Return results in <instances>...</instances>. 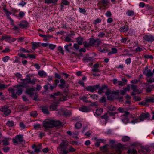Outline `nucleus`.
Instances as JSON below:
<instances>
[{"instance_id":"20","label":"nucleus","mask_w":154,"mask_h":154,"mask_svg":"<svg viewBox=\"0 0 154 154\" xmlns=\"http://www.w3.org/2000/svg\"><path fill=\"white\" fill-rule=\"evenodd\" d=\"M26 82L28 84L34 85L36 83V79L33 78L32 79L30 78H26Z\"/></svg>"},{"instance_id":"2","label":"nucleus","mask_w":154,"mask_h":154,"mask_svg":"<svg viewBox=\"0 0 154 154\" xmlns=\"http://www.w3.org/2000/svg\"><path fill=\"white\" fill-rule=\"evenodd\" d=\"M43 126L45 130H49V129L54 127L62 126V122L59 120L55 121L46 119L43 122Z\"/></svg>"},{"instance_id":"13","label":"nucleus","mask_w":154,"mask_h":154,"mask_svg":"<svg viewBox=\"0 0 154 154\" xmlns=\"http://www.w3.org/2000/svg\"><path fill=\"white\" fill-rule=\"evenodd\" d=\"M143 73L146 76L148 77H152L153 75V73L151 72V70L148 69L147 67L145 68Z\"/></svg>"},{"instance_id":"16","label":"nucleus","mask_w":154,"mask_h":154,"mask_svg":"<svg viewBox=\"0 0 154 154\" xmlns=\"http://www.w3.org/2000/svg\"><path fill=\"white\" fill-rule=\"evenodd\" d=\"M42 112L45 114L48 115L50 112L48 110V107L47 106H43L41 107Z\"/></svg>"},{"instance_id":"29","label":"nucleus","mask_w":154,"mask_h":154,"mask_svg":"<svg viewBox=\"0 0 154 154\" xmlns=\"http://www.w3.org/2000/svg\"><path fill=\"white\" fill-rule=\"evenodd\" d=\"M38 75L41 77H45L47 76V73L44 70L39 71L38 72Z\"/></svg>"},{"instance_id":"24","label":"nucleus","mask_w":154,"mask_h":154,"mask_svg":"<svg viewBox=\"0 0 154 154\" xmlns=\"http://www.w3.org/2000/svg\"><path fill=\"white\" fill-rule=\"evenodd\" d=\"M62 95V93L59 91H58L57 92H55L51 94L50 95V96L51 98L55 99L56 98V96H60Z\"/></svg>"},{"instance_id":"36","label":"nucleus","mask_w":154,"mask_h":154,"mask_svg":"<svg viewBox=\"0 0 154 154\" xmlns=\"http://www.w3.org/2000/svg\"><path fill=\"white\" fill-rule=\"evenodd\" d=\"M131 88L134 92H138L139 91V89L137 88V85L132 84L131 85Z\"/></svg>"},{"instance_id":"26","label":"nucleus","mask_w":154,"mask_h":154,"mask_svg":"<svg viewBox=\"0 0 154 154\" xmlns=\"http://www.w3.org/2000/svg\"><path fill=\"white\" fill-rule=\"evenodd\" d=\"M90 110V109L85 106H83L80 109V111L85 112H89Z\"/></svg>"},{"instance_id":"5","label":"nucleus","mask_w":154,"mask_h":154,"mask_svg":"<svg viewBox=\"0 0 154 154\" xmlns=\"http://www.w3.org/2000/svg\"><path fill=\"white\" fill-rule=\"evenodd\" d=\"M109 0H101L100 2V6L99 9L100 10H106L107 9L109 5L108 3H109Z\"/></svg>"},{"instance_id":"64","label":"nucleus","mask_w":154,"mask_h":154,"mask_svg":"<svg viewBox=\"0 0 154 154\" xmlns=\"http://www.w3.org/2000/svg\"><path fill=\"white\" fill-rule=\"evenodd\" d=\"M105 33L103 32H100L98 35V37L100 38H102L104 36Z\"/></svg>"},{"instance_id":"54","label":"nucleus","mask_w":154,"mask_h":154,"mask_svg":"<svg viewBox=\"0 0 154 154\" xmlns=\"http://www.w3.org/2000/svg\"><path fill=\"white\" fill-rule=\"evenodd\" d=\"M82 126V124L79 122L76 123L75 125V128L78 129L80 128Z\"/></svg>"},{"instance_id":"48","label":"nucleus","mask_w":154,"mask_h":154,"mask_svg":"<svg viewBox=\"0 0 154 154\" xmlns=\"http://www.w3.org/2000/svg\"><path fill=\"white\" fill-rule=\"evenodd\" d=\"M99 101L101 103H106V98L105 97H103L99 99Z\"/></svg>"},{"instance_id":"18","label":"nucleus","mask_w":154,"mask_h":154,"mask_svg":"<svg viewBox=\"0 0 154 154\" xmlns=\"http://www.w3.org/2000/svg\"><path fill=\"white\" fill-rule=\"evenodd\" d=\"M129 27L128 25H125L121 27L119 29V30L121 32L124 33H126L128 30Z\"/></svg>"},{"instance_id":"7","label":"nucleus","mask_w":154,"mask_h":154,"mask_svg":"<svg viewBox=\"0 0 154 154\" xmlns=\"http://www.w3.org/2000/svg\"><path fill=\"white\" fill-rule=\"evenodd\" d=\"M99 84H98L93 85H89L85 88L86 90L88 92H91L92 93L96 91L98 88H99Z\"/></svg>"},{"instance_id":"21","label":"nucleus","mask_w":154,"mask_h":154,"mask_svg":"<svg viewBox=\"0 0 154 154\" xmlns=\"http://www.w3.org/2000/svg\"><path fill=\"white\" fill-rule=\"evenodd\" d=\"M58 0H45V3L47 4H52L54 5H57Z\"/></svg>"},{"instance_id":"6","label":"nucleus","mask_w":154,"mask_h":154,"mask_svg":"<svg viewBox=\"0 0 154 154\" xmlns=\"http://www.w3.org/2000/svg\"><path fill=\"white\" fill-rule=\"evenodd\" d=\"M0 111L3 113L4 115L6 116H8L11 112V110L9 109V107L7 105H4L1 107Z\"/></svg>"},{"instance_id":"46","label":"nucleus","mask_w":154,"mask_h":154,"mask_svg":"<svg viewBox=\"0 0 154 154\" xmlns=\"http://www.w3.org/2000/svg\"><path fill=\"white\" fill-rule=\"evenodd\" d=\"M145 101L147 103L151 102L152 103H154V98L151 97L150 98H146L145 100Z\"/></svg>"},{"instance_id":"10","label":"nucleus","mask_w":154,"mask_h":154,"mask_svg":"<svg viewBox=\"0 0 154 154\" xmlns=\"http://www.w3.org/2000/svg\"><path fill=\"white\" fill-rule=\"evenodd\" d=\"M17 25L20 28L25 29L28 27L29 25V23L27 21L23 20L20 21L19 23Z\"/></svg>"},{"instance_id":"40","label":"nucleus","mask_w":154,"mask_h":154,"mask_svg":"<svg viewBox=\"0 0 154 154\" xmlns=\"http://www.w3.org/2000/svg\"><path fill=\"white\" fill-rule=\"evenodd\" d=\"M122 122L125 124H127L129 122V119L126 116L124 117L122 119ZM131 122H130V123H132Z\"/></svg>"},{"instance_id":"58","label":"nucleus","mask_w":154,"mask_h":154,"mask_svg":"<svg viewBox=\"0 0 154 154\" xmlns=\"http://www.w3.org/2000/svg\"><path fill=\"white\" fill-rule=\"evenodd\" d=\"M24 82H20L19 85H17L16 86V88H24Z\"/></svg>"},{"instance_id":"25","label":"nucleus","mask_w":154,"mask_h":154,"mask_svg":"<svg viewBox=\"0 0 154 154\" xmlns=\"http://www.w3.org/2000/svg\"><path fill=\"white\" fill-rule=\"evenodd\" d=\"M83 38L81 37H78L76 38V42L79 45H82L83 43Z\"/></svg>"},{"instance_id":"34","label":"nucleus","mask_w":154,"mask_h":154,"mask_svg":"<svg viewBox=\"0 0 154 154\" xmlns=\"http://www.w3.org/2000/svg\"><path fill=\"white\" fill-rule=\"evenodd\" d=\"M7 126L9 127H12L14 126V122L13 121H8L6 123Z\"/></svg>"},{"instance_id":"4","label":"nucleus","mask_w":154,"mask_h":154,"mask_svg":"<svg viewBox=\"0 0 154 154\" xmlns=\"http://www.w3.org/2000/svg\"><path fill=\"white\" fill-rule=\"evenodd\" d=\"M23 137V135L22 134L17 135L12 139V142L15 144L22 143L25 141Z\"/></svg>"},{"instance_id":"31","label":"nucleus","mask_w":154,"mask_h":154,"mask_svg":"<svg viewBox=\"0 0 154 154\" xmlns=\"http://www.w3.org/2000/svg\"><path fill=\"white\" fill-rule=\"evenodd\" d=\"M14 26V27L12 28V30L14 31H15V34H17L20 32L19 30L20 27L19 26Z\"/></svg>"},{"instance_id":"17","label":"nucleus","mask_w":154,"mask_h":154,"mask_svg":"<svg viewBox=\"0 0 154 154\" xmlns=\"http://www.w3.org/2000/svg\"><path fill=\"white\" fill-rule=\"evenodd\" d=\"M40 43H41L38 42H32V49L35 51L38 47H40V45H39V44Z\"/></svg>"},{"instance_id":"42","label":"nucleus","mask_w":154,"mask_h":154,"mask_svg":"<svg viewBox=\"0 0 154 154\" xmlns=\"http://www.w3.org/2000/svg\"><path fill=\"white\" fill-rule=\"evenodd\" d=\"M15 90L13 89H12V94L11 95V97L13 98L16 99L17 97V94H16V93H15L14 92Z\"/></svg>"},{"instance_id":"30","label":"nucleus","mask_w":154,"mask_h":154,"mask_svg":"<svg viewBox=\"0 0 154 154\" xmlns=\"http://www.w3.org/2000/svg\"><path fill=\"white\" fill-rule=\"evenodd\" d=\"M62 113L63 115L66 116H69L71 115V112L67 110H63Z\"/></svg>"},{"instance_id":"43","label":"nucleus","mask_w":154,"mask_h":154,"mask_svg":"<svg viewBox=\"0 0 154 154\" xmlns=\"http://www.w3.org/2000/svg\"><path fill=\"white\" fill-rule=\"evenodd\" d=\"M116 148L118 151H120V150L123 148V146L121 144L119 143L116 146Z\"/></svg>"},{"instance_id":"61","label":"nucleus","mask_w":154,"mask_h":154,"mask_svg":"<svg viewBox=\"0 0 154 154\" xmlns=\"http://www.w3.org/2000/svg\"><path fill=\"white\" fill-rule=\"evenodd\" d=\"M18 55L19 57L24 58H26L28 57H27V56H26L25 54H23L22 53H18Z\"/></svg>"},{"instance_id":"15","label":"nucleus","mask_w":154,"mask_h":154,"mask_svg":"<svg viewBox=\"0 0 154 154\" xmlns=\"http://www.w3.org/2000/svg\"><path fill=\"white\" fill-rule=\"evenodd\" d=\"M108 87L107 85H103L101 87H100L99 85V88H98V94H102L103 91L108 88Z\"/></svg>"},{"instance_id":"47","label":"nucleus","mask_w":154,"mask_h":154,"mask_svg":"<svg viewBox=\"0 0 154 154\" xmlns=\"http://www.w3.org/2000/svg\"><path fill=\"white\" fill-rule=\"evenodd\" d=\"M102 20L100 19L97 18L94 21L93 23L95 25H97V24L100 23Z\"/></svg>"},{"instance_id":"22","label":"nucleus","mask_w":154,"mask_h":154,"mask_svg":"<svg viewBox=\"0 0 154 154\" xmlns=\"http://www.w3.org/2000/svg\"><path fill=\"white\" fill-rule=\"evenodd\" d=\"M96 141V142L95 143V145L97 148L99 147L100 143L104 142V140L103 139H98Z\"/></svg>"},{"instance_id":"33","label":"nucleus","mask_w":154,"mask_h":154,"mask_svg":"<svg viewBox=\"0 0 154 154\" xmlns=\"http://www.w3.org/2000/svg\"><path fill=\"white\" fill-rule=\"evenodd\" d=\"M102 42L100 38H96L95 39V41L94 42V45L98 46L100 45L101 44H102Z\"/></svg>"},{"instance_id":"8","label":"nucleus","mask_w":154,"mask_h":154,"mask_svg":"<svg viewBox=\"0 0 154 154\" xmlns=\"http://www.w3.org/2000/svg\"><path fill=\"white\" fill-rule=\"evenodd\" d=\"M143 38L146 42L149 43H152L154 41V36L150 34L145 35Z\"/></svg>"},{"instance_id":"12","label":"nucleus","mask_w":154,"mask_h":154,"mask_svg":"<svg viewBox=\"0 0 154 154\" xmlns=\"http://www.w3.org/2000/svg\"><path fill=\"white\" fill-rule=\"evenodd\" d=\"M35 90V87L32 86V87L26 89V93L31 97H32L34 94Z\"/></svg>"},{"instance_id":"38","label":"nucleus","mask_w":154,"mask_h":154,"mask_svg":"<svg viewBox=\"0 0 154 154\" xmlns=\"http://www.w3.org/2000/svg\"><path fill=\"white\" fill-rule=\"evenodd\" d=\"M130 139V137L128 136H125L123 137L122 138V140L124 142L128 141Z\"/></svg>"},{"instance_id":"63","label":"nucleus","mask_w":154,"mask_h":154,"mask_svg":"<svg viewBox=\"0 0 154 154\" xmlns=\"http://www.w3.org/2000/svg\"><path fill=\"white\" fill-rule=\"evenodd\" d=\"M10 57L8 56H6L2 58V60L4 62H6L9 60Z\"/></svg>"},{"instance_id":"14","label":"nucleus","mask_w":154,"mask_h":154,"mask_svg":"<svg viewBox=\"0 0 154 154\" xmlns=\"http://www.w3.org/2000/svg\"><path fill=\"white\" fill-rule=\"evenodd\" d=\"M3 139L2 140L3 143V145L4 146H8L10 144L9 141L11 140V138L9 137H3Z\"/></svg>"},{"instance_id":"23","label":"nucleus","mask_w":154,"mask_h":154,"mask_svg":"<svg viewBox=\"0 0 154 154\" xmlns=\"http://www.w3.org/2000/svg\"><path fill=\"white\" fill-rule=\"evenodd\" d=\"M26 13V12L20 11L19 14L16 16L19 19H22L25 16Z\"/></svg>"},{"instance_id":"19","label":"nucleus","mask_w":154,"mask_h":154,"mask_svg":"<svg viewBox=\"0 0 154 154\" xmlns=\"http://www.w3.org/2000/svg\"><path fill=\"white\" fill-rule=\"evenodd\" d=\"M60 84H59L58 87L61 89L65 88V87L66 81L63 79H60Z\"/></svg>"},{"instance_id":"53","label":"nucleus","mask_w":154,"mask_h":154,"mask_svg":"<svg viewBox=\"0 0 154 154\" xmlns=\"http://www.w3.org/2000/svg\"><path fill=\"white\" fill-rule=\"evenodd\" d=\"M25 37H20L19 38H17V41L18 42H22L24 41V38Z\"/></svg>"},{"instance_id":"50","label":"nucleus","mask_w":154,"mask_h":154,"mask_svg":"<svg viewBox=\"0 0 154 154\" xmlns=\"http://www.w3.org/2000/svg\"><path fill=\"white\" fill-rule=\"evenodd\" d=\"M128 41V38L124 37L122 38L121 39V42L123 44H126V42ZM129 40L128 41V42H129Z\"/></svg>"},{"instance_id":"37","label":"nucleus","mask_w":154,"mask_h":154,"mask_svg":"<svg viewBox=\"0 0 154 154\" xmlns=\"http://www.w3.org/2000/svg\"><path fill=\"white\" fill-rule=\"evenodd\" d=\"M79 11L81 14L85 15L86 14L85 13L86 12V10L83 8H79Z\"/></svg>"},{"instance_id":"39","label":"nucleus","mask_w":154,"mask_h":154,"mask_svg":"<svg viewBox=\"0 0 154 154\" xmlns=\"http://www.w3.org/2000/svg\"><path fill=\"white\" fill-rule=\"evenodd\" d=\"M103 110L102 109L100 108L99 109H97L96 110V114L97 116H99L103 112Z\"/></svg>"},{"instance_id":"28","label":"nucleus","mask_w":154,"mask_h":154,"mask_svg":"<svg viewBox=\"0 0 154 154\" xmlns=\"http://www.w3.org/2000/svg\"><path fill=\"white\" fill-rule=\"evenodd\" d=\"M127 152L128 154H137V151L134 148L129 149Z\"/></svg>"},{"instance_id":"60","label":"nucleus","mask_w":154,"mask_h":154,"mask_svg":"<svg viewBox=\"0 0 154 154\" xmlns=\"http://www.w3.org/2000/svg\"><path fill=\"white\" fill-rule=\"evenodd\" d=\"M48 46L49 48L52 50H54L56 47V45L52 44H49Z\"/></svg>"},{"instance_id":"41","label":"nucleus","mask_w":154,"mask_h":154,"mask_svg":"<svg viewBox=\"0 0 154 154\" xmlns=\"http://www.w3.org/2000/svg\"><path fill=\"white\" fill-rule=\"evenodd\" d=\"M95 41V39L93 38H89V43L91 46L94 45V42Z\"/></svg>"},{"instance_id":"35","label":"nucleus","mask_w":154,"mask_h":154,"mask_svg":"<svg viewBox=\"0 0 154 154\" xmlns=\"http://www.w3.org/2000/svg\"><path fill=\"white\" fill-rule=\"evenodd\" d=\"M16 89V94L17 95L20 96L21 94L23 91V89L22 88H17Z\"/></svg>"},{"instance_id":"3","label":"nucleus","mask_w":154,"mask_h":154,"mask_svg":"<svg viewBox=\"0 0 154 154\" xmlns=\"http://www.w3.org/2000/svg\"><path fill=\"white\" fill-rule=\"evenodd\" d=\"M150 117V114L148 112L146 113H142L139 116V118L135 119L131 121L132 124H134L135 123L139 122L141 121H143L145 119H148Z\"/></svg>"},{"instance_id":"55","label":"nucleus","mask_w":154,"mask_h":154,"mask_svg":"<svg viewBox=\"0 0 154 154\" xmlns=\"http://www.w3.org/2000/svg\"><path fill=\"white\" fill-rule=\"evenodd\" d=\"M8 85H5L4 84H1L0 83V89L3 90L7 88Z\"/></svg>"},{"instance_id":"51","label":"nucleus","mask_w":154,"mask_h":154,"mask_svg":"<svg viewBox=\"0 0 154 154\" xmlns=\"http://www.w3.org/2000/svg\"><path fill=\"white\" fill-rule=\"evenodd\" d=\"M37 115L38 114L35 111L32 112L30 113V116L34 118H36Z\"/></svg>"},{"instance_id":"52","label":"nucleus","mask_w":154,"mask_h":154,"mask_svg":"<svg viewBox=\"0 0 154 154\" xmlns=\"http://www.w3.org/2000/svg\"><path fill=\"white\" fill-rule=\"evenodd\" d=\"M57 50L62 55L64 54V51L63 50V48L61 46H58Z\"/></svg>"},{"instance_id":"9","label":"nucleus","mask_w":154,"mask_h":154,"mask_svg":"<svg viewBox=\"0 0 154 154\" xmlns=\"http://www.w3.org/2000/svg\"><path fill=\"white\" fill-rule=\"evenodd\" d=\"M141 148L138 151L139 153L140 154H147V153L151 151L149 147H148L142 146H141Z\"/></svg>"},{"instance_id":"11","label":"nucleus","mask_w":154,"mask_h":154,"mask_svg":"<svg viewBox=\"0 0 154 154\" xmlns=\"http://www.w3.org/2000/svg\"><path fill=\"white\" fill-rule=\"evenodd\" d=\"M32 148L34 150V152L37 154H38L41 152V150L42 149V144H39L38 145L34 144L32 146Z\"/></svg>"},{"instance_id":"57","label":"nucleus","mask_w":154,"mask_h":154,"mask_svg":"<svg viewBox=\"0 0 154 154\" xmlns=\"http://www.w3.org/2000/svg\"><path fill=\"white\" fill-rule=\"evenodd\" d=\"M144 57L145 58L147 59H150L152 60L154 58L153 56L152 55L146 54L144 55Z\"/></svg>"},{"instance_id":"59","label":"nucleus","mask_w":154,"mask_h":154,"mask_svg":"<svg viewBox=\"0 0 154 154\" xmlns=\"http://www.w3.org/2000/svg\"><path fill=\"white\" fill-rule=\"evenodd\" d=\"M89 95L90 96V97L93 99H97L98 97V96L95 94H89Z\"/></svg>"},{"instance_id":"1","label":"nucleus","mask_w":154,"mask_h":154,"mask_svg":"<svg viewBox=\"0 0 154 154\" xmlns=\"http://www.w3.org/2000/svg\"><path fill=\"white\" fill-rule=\"evenodd\" d=\"M57 148L59 154H68L69 152H74L76 151L72 146L64 140L60 143Z\"/></svg>"},{"instance_id":"56","label":"nucleus","mask_w":154,"mask_h":154,"mask_svg":"<svg viewBox=\"0 0 154 154\" xmlns=\"http://www.w3.org/2000/svg\"><path fill=\"white\" fill-rule=\"evenodd\" d=\"M105 15L107 17H110L112 16V13L110 11H108L105 13Z\"/></svg>"},{"instance_id":"62","label":"nucleus","mask_w":154,"mask_h":154,"mask_svg":"<svg viewBox=\"0 0 154 154\" xmlns=\"http://www.w3.org/2000/svg\"><path fill=\"white\" fill-rule=\"evenodd\" d=\"M111 94V90L108 88L106 89V91L105 93V95L107 96H108L109 95Z\"/></svg>"},{"instance_id":"27","label":"nucleus","mask_w":154,"mask_h":154,"mask_svg":"<svg viewBox=\"0 0 154 154\" xmlns=\"http://www.w3.org/2000/svg\"><path fill=\"white\" fill-rule=\"evenodd\" d=\"M126 14L128 16H131L135 15V12L131 10H128L126 12Z\"/></svg>"},{"instance_id":"45","label":"nucleus","mask_w":154,"mask_h":154,"mask_svg":"<svg viewBox=\"0 0 154 154\" xmlns=\"http://www.w3.org/2000/svg\"><path fill=\"white\" fill-rule=\"evenodd\" d=\"M83 44L85 48H88L91 46L89 43L88 42L86 41L84 42Z\"/></svg>"},{"instance_id":"32","label":"nucleus","mask_w":154,"mask_h":154,"mask_svg":"<svg viewBox=\"0 0 154 154\" xmlns=\"http://www.w3.org/2000/svg\"><path fill=\"white\" fill-rule=\"evenodd\" d=\"M11 37L10 36L7 35H5L3 36L2 37L1 40L3 41L5 40V41L7 42V40L11 39Z\"/></svg>"},{"instance_id":"49","label":"nucleus","mask_w":154,"mask_h":154,"mask_svg":"<svg viewBox=\"0 0 154 154\" xmlns=\"http://www.w3.org/2000/svg\"><path fill=\"white\" fill-rule=\"evenodd\" d=\"M61 3L65 6L69 5L70 4L69 2L67 0H62Z\"/></svg>"},{"instance_id":"44","label":"nucleus","mask_w":154,"mask_h":154,"mask_svg":"<svg viewBox=\"0 0 154 154\" xmlns=\"http://www.w3.org/2000/svg\"><path fill=\"white\" fill-rule=\"evenodd\" d=\"M108 109L109 110V111H113L116 110V108L114 106L111 105L108 106Z\"/></svg>"}]
</instances>
